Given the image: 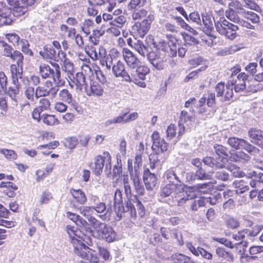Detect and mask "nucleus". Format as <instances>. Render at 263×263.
<instances>
[{
    "instance_id": "14",
    "label": "nucleus",
    "mask_w": 263,
    "mask_h": 263,
    "mask_svg": "<svg viewBox=\"0 0 263 263\" xmlns=\"http://www.w3.org/2000/svg\"><path fill=\"white\" fill-rule=\"evenodd\" d=\"M11 9L3 2H0V26L10 25L13 22Z\"/></svg>"
},
{
    "instance_id": "44",
    "label": "nucleus",
    "mask_w": 263,
    "mask_h": 263,
    "mask_svg": "<svg viewBox=\"0 0 263 263\" xmlns=\"http://www.w3.org/2000/svg\"><path fill=\"white\" fill-rule=\"evenodd\" d=\"M216 253L218 257L223 258L228 261H234V256L233 254L226 251L223 249L221 248H216Z\"/></svg>"
},
{
    "instance_id": "2",
    "label": "nucleus",
    "mask_w": 263,
    "mask_h": 263,
    "mask_svg": "<svg viewBox=\"0 0 263 263\" xmlns=\"http://www.w3.org/2000/svg\"><path fill=\"white\" fill-rule=\"evenodd\" d=\"M128 45L135 49L143 58L146 57L153 67L157 70L164 69L166 66V59L159 51H149L148 47L141 40H127Z\"/></svg>"
},
{
    "instance_id": "11",
    "label": "nucleus",
    "mask_w": 263,
    "mask_h": 263,
    "mask_svg": "<svg viewBox=\"0 0 263 263\" xmlns=\"http://www.w3.org/2000/svg\"><path fill=\"white\" fill-rule=\"evenodd\" d=\"M195 121L194 116L193 113L188 112L186 111L182 110L181 112L178 125L179 130L178 132V136H181L185 132V126L188 128H191L192 123Z\"/></svg>"
},
{
    "instance_id": "48",
    "label": "nucleus",
    "mask_w": 263,
    "mask_h": 263,
    "mask_svg": "<svg viewBox=\"0 0 263 263\" xmlns=\"http://www.w3.org/2000/svg\"><path fill=\"white\" fill-rule=\"evenodd\" d=\"M127 115V112H125L122 115H120V117H122V123L126 124L129 123L136 120L139 117L138 113L137 112H133L129 115Z\"/></svg>"
},
{
    "instance_id": "25",
    "label": "nucleus",
    "mask_w": 263,
    "mask_h": 263,
    "mask_svg": "<svg viewBox=\"0 0 263 263\" xmlns=\"http://www.w3.org/2000/svg\"><path fill=\"white\" fill-rule=\"evenodd\" d=\"M9 211L0 204V225L6 228H12L15 226V222L5 219L7 217Z\"/></svg>"
},
{
    "instance_id": "38",
    "label": "nucleus",
    "mask_w": 263,
    "mask_h": 263,
    "mask_svg": "<svg viewBox=\"0 0 263 263\" xmlns=\"http://www.w3.org/2000/svg\"><path fill=\"white\" fill-rule=\"evenodd\" d=\"M263 89V84L254 80L248 81L247 90L248 92H256Z\"/></svg>"
},
{
    "instance_id": "37",
    "label": "nucleus",
    "mask_w": 263,
    "mask_h": 263,
    "mask_svg": "<svg viewBox=\"0 0 263 263\" xmlns=\"http://www.w3.org/2000/svg\"><path fill=\"white\" fill-rule=\"evenodd\" d=\"M214 173V172H209L206 173L202 167H200L196 171L194 176V179L200 180H209L211 179L212 174Z\"/></svg>"
},
{
    "instance_id": "18",
    "label": "nucleus",
    "mask_w": 263,
    "mask_h": 263,
    "mask_svg": "<svg viewBox=\"0 0 263 263\" xmlns=\"http://www.w3.org/2000/svg\"><path fill=\"white\" fill-rule=\"evenodd\" d=\"M93 213L95 211L99 214V217L103 220H109L111 214L110 208H107L106 204L103 202H99L96 205L91 206Z\"/></svg>"
},
{
    "instance_id": "52",
    "label": "nucleus",
    "mask_w": 263,
    "mask_h": 263,
    "mask_svg": "<svg viewBox=\"0 0 263 263\" xmlns=\"http://www.w3.org/2000/svg\"><path fill=\"white\" fill-rule=\"evenodd\" d=\"M184 194H186V193L182 192V195H180V193H176L174 202H177L178 206H182L190 199V196H185ZM191 198L190 197V199Z\"/></svg>"
},
{
    "instance_id": "17",
    "label": "nucleus",
    "mask_w": 263,
    "mask_h": 263,
    "mask_svg": "<svg viewBox=\"0 0 263 263\" xmlns=\"http://www.w3.org/2000/svg\"><path fill=\"white\" fill-rule=\"evenodd\" d=\"M89 81L86 80L83 72H78L73 77V82L76 85L77 91L86 93L89 85Z\"/></svg>"
},
{
    "instance_id": "40",
    "label": "nucleus",
    "mask_w": 263,
    "mask_h": 263,
    "mask_svg": "<svg viewBox=\"0 0 263 263\" xmlns=\"http://www.w3.org/2000/svg\"><path fill=\"white\" fill-rule=\"evenodd\" d=\"M146 3V0H131L127 5V9L131 12L140 9Z\"/></svg>"
},
{
    "instance_id": "29",
    "label": "nucleus",
    "mask_w": 263,
    "mask_h": 263,
    "mask_svg": "<svg viewBox=\"0 0 263 263\" xmlns=\"http://www.w3.org/2000/svg\"><path fill=\"white\" fill-rule=\"evenodd\" d=\"M70 193L76 202L80 204H84L86 202L87 199L84 193L82 190L71 189L70 190Z\"/></svg>"
},
{
    "instance_id": "35",
    "label": "nucleus",
    "mask_w": 263,
    "mask_h": 263,
    "mask_svg": "<svg viewBox=\"0 0 263 263\" xmlns=\"http://www.w3.org/2000/svg\"><path fill=\"white\" fill-rule=\"evenodd\" d=\"M43 122L48 126H54L60 124L59 120L54 115L49 114H43L42 115Z\"/></svg>"
},
{
    "instance_id": "20",
    "label": "nucleus",
    "mask_w": 263,
    "mask_h": 263,
    "mask_svg": "<svg viewBox=\"0 0 263 263\" xmlns=\"http://www.w3.org/2000/svg\"><path fill=\"white\" fill-rule=\"evenodd\" d=\"M104 92V89L102 86L98 82L91 81H89V85L86 92V94L90 96L91 95L95 96H101Z\"/></svg>"
},
{
    "instance_id": "6",
    "label": "nucleus",
    "mask_w": 263,
    "mask_h": 263,
    "mask_svg": "<svg viewBox=\"0 0 263 263\" xmlns=\"http://www.w3.org/2000/svg\"><path fill=\"white\" fill-rule=\"evenodd\" d=\"M111 161V157L108 152H104L103 155L97 156L95 158L94 163L91 165L93 173L97 176L100 175L102 173L103 168L105 166V172L107 174H110Z\"/></svg>"
},
{
    "instance_id": "32",
    "label": "nucleus",
    "mask_w": 263,
    "mask_h": 263,
    "mask_svg": "<svg viewBox=\"0 0 263 263\" xmlns=\"http://www.w3.org/2000/svg\"><path fill=\"white\" fill-rule=\"evenodd\" d=\"M164 177L167 183L175 184V185L177 186L178 183L180 182V180L174 170H167L164 173Z\"/></svg>"
},
{
    "instance_id": "34",
    "label": "nucleus",
    "mask_w": 263,
    "mask_h": 263,
    "mask_svg": "<svg viewBox=\"0 0 263 263\" xmlns=\"http://www.w3.org/2000/svg\"><path fill=\"white\" fill-rule=\"evenodd\" d=\"M62 55V58L64 59L63 62V69L67 72L68 74L73 75L74 72V66L72 63H71L68 59L66 58L65 53L61 51L59 52V55Z\"/></svg>"
},
{
    "instance_id": "39",
    "label": "nucleus",
    "mask_w": 263,
    "mask_h": 263,
    "mask_svg": "<svg viewBox=\"0 0 263 263\" xmlns=\"http://www.w3.org/2000/svg\"><path fill=\"white\" fill-rule=\"evenodd\" d=\"M36 1V0H21V8H17V11L16 10L17 13H20L18 14H17V16L25 14L28 10V6L32 5Z\"/></svg>"
},
{
    "instance_id": "27",
    "label": "nucleus",
    "mask_w": 263,
    "mask_h": 263,
    "mask_svg": "<svg viewBox=\"0 0 263 263\" xmlns=\"http://www.w3.org/2000/svg\"><path fill=\"white\" fill-rule=\"evenodd\" d=\"M12 85L9 87L8 94L11 99L16 103L18 98L21 85L19 81H12Z\"/></svg>"
},
{
    "instance_id": "61",
    "label": "nucleus",
    "mask_w": 263,
    "mask_h": 263,
    "mask_svg": "<svg viewBox=\"0 0 263 263\" xmlns=\"http://www.w3.org/2000/svg\"><path fill=\"white\" fill-rule=\"evenodd\" d=\"M41 55L44 58H48L52 59L54 58L55 54V51L54 49L51 47H44L43 51H41L40 52Z\"/></svg>"
},
{
    "instance_id": "28",
    "label": "nucleus",
    "mask_w": 263,
    "mask_h": 263,
    "mask_svg": "<svg viewBox=\"0 0 263 263\" xmlns=\"http://www.w3.org/2000/svg\"><path fill=\"white\" fill-rule=\"evenodd\" d=\"M122 202L123 199L122 191L120 189H117L115 192L114 194V204L116 210L117 206L118 205L119 211L118 212V215H120V217L122 216V214L124 213L123 211V209L122 208V207H124L122 205Z\"/></svg>"
},
{
    "instance_id": "58",
    "label": "nucleus",
    "mask_w": 263,
    "mask_h": 263,
    "mask_svg": "<svg viewBox=\"0 0 263 263\" xmlns=\"http://www.w3.org/2000/svg\"><path fill=\"white\" fill-rule=\"evenodd\" d=\"M221 198V194L219 193H215V194H211L209 196H205V201L211 205H215L219 202Z\"/></svg>"
},
{
    "instance_id": "64",
    "label": "nucleus",
    "mask_w": 263,
    "mask_h": 263,
    "mask_svg": "<svg viewBox=\"0 0 263 263\" xmlns=\"http://www.w3.org/2000/svg\"><path fill=\"white\" fill-rule=\"evenodd\" d=\"M132 12V18L135 20L141 19L147 15V11L144 9H137Z\"/></svg>"
},
{
    "instance_id": "49",
    "label": "nucleus",
    "mask_w": 263,
    "mask_h": 263,
    "mask_svg": "<svg viewBox=\"0 0 263 263\" xmlns=\"http://www.w3.org/2000/svg\"><path fill=\"white\" fill-rule=\"evenodd\" d=\"M134 183L135 189L137 193L139 195H142L144 193V188L140 182V179L138 176H135L134 178L131 179Z\"/></svg>"
},
{
    "instance_id": "43",
    "label": "nucleus",
    "mask_w": 263,
    "mask_h": 263,
    "mask_svg": "<svg viewBox=\"0 0 263 263\" xmlns=\"http://www.w3.org/2000/svg\"><path fill=\"white\" fill-rule=\"evenodd\" d=\"M12 47L4 41H0V54L10 57L13 53Z\"/></svg>"
},
{
    "instance_id": "59",
    "label": "nucleus",
    "mask_w": 263,
    "mask_h": 263,
    "mask_svg": "<svg viewBox=\"0 0 263 263\" xmlns=\"http://www.w3.org/2000/svg\"><path fill=\"white\" fill-rule=\"evenodd\" d=\"M132 201H133V207L134 208V209L135 210V211H136V208H135V205H136V206L137 207V209H138V213H139V215L141 216V217H143L144 215H145V208H144V206H143V205L142 204V203L137 200V198H136V197H134V198L132 200ZM136 216L135 217H136Z\"/></svg>"
},
{
    "instance_id": "12",
    "label": "nucleus",
    "mask_w": 263,
    "mask_h": 263,
    "mask_svg": "<svg viewBox=\"0 0 263 263\" xmlns=\"http://www.w3.org/2000/svg\"><path fill=\"white\" fill-rule=\"evenodd\" d=\"M228 143L235 149H245L249 153L253 152L255 149L254 146L246 140L235 137L229 138Z\"/></svg>"
},
{
    "instance_id": "24",
    "label": "nucleus",
    "mask_w": 263,
    "mask_h": 263,
    "mask_svg": "<svg viewBox=\"0 0 263 263\" xmlns=\"http://www.w3.org/2000/svg\"><path fill=\"white\" fill-rule=\"evenodd\" d=\"M248 135L251 141L256 144H260L263 142V131L252 128L248 131Z\"/></svg>"
},
{
    "instance_id": "50",
    "label": "nucleus",
    "mask_w": 263,
    "mask_h": 263,
    "mask_svg": "<svg viewBox=\"0 0 263 263\" xmlns=\"http://www.w3.org/2000/svg\"><path fill=\"white\" fill-rule=\"evenodd\" d=\"M248 75L245 72H240L237 74L236 79H233L232 80H229L228 83H230V84L246 83V81L248 80Z\"/></svg>"
},
{
    "instance_id": "63",
    "label": "nucleus",
    "mask_w": 263,
    "mask_h": 263,
    "mask_svg": "<svg viewBox=\"0 0 263 263\" xmlns=\"http://www.w3.org/2000/svg\"><path fill=\"white\" fill-rule=\"evenodd\" d=\"M122 117H120V115H119L117 117L106 120L103 123V125L105 127H108L112 124L122 123Z\"/></svg>"
},
{
    "instance_id": "10",
    "label": "nucleus",
    "mask_w": 263,
    "mask_h": 263,
    "mask_svg": "<svg viewBox=\"0 0 263 263\" xmlns=\"http://www.w3.org/2000/svg\"><path fill=\"white\" fill-rule=\"evenodd\" d=\"M216 96L220 97L221 101H230L233 97V87H231L230 83L225 86L223 82L218 83L215 87Z\"/></svg>"
},
{
    "instance_id": "42",
    "label": "nucleus",
    "mask_w": 263,
    "mask_h": 263,
    "mask_svg": "<svg viewBox=\"0 0 263 263\" xmlns=\"http://www.w3.org/2000/svg\"><path fill=\"white\" fill-rule=\"evenodd\" d=\"M176 188L177 186H175V184L167 183L161 189L160 196L164 197H168L175 191Z\"/></svg>"
},
{
    "instance_id": "9",
    "label": "nucleus",
    "mask_w": 263,
    "mask_h": 263,
    "mask_svg": "<svg viewBox=\"0 0 263 263\" xmlns=\"http://www.w3.org/2000/svg\"><path fill=\"white\" fill-rule=\"evenodd\" d=\"M122 181L124 185V194L127 198L125 207H122L123 211L124 212H129L130 217H135L136 211L133 205L132 191L128 175H123Z\"/></svg>"
},
{
    "instance_id": "45",
    "label": "nucleus",
    "mask_w": 263,
    "mask_h": 263,
    "mask_svg": "<svg viewBox=\"0 0 263 263\" xmlns=\"http://www.w3.org/2000/svg\"><path fill=\"white\" fill-rule=\"evenodd\" d=\"M213 18L207 14H202V22L205 27V28L208 31H211L213 28Z\"/></svg>"
},
{
    "instance_id": "33",
    "label": "nucleus",
    "mask_w": 263,
    "mask_h": 263,
    "mask_svg": "<svg viewBox=\"0 0 263 263\" xmlns=\"http://www.w3.org/2000/svg\"><path fill=\"white\" fill-rule=\"evenodd\" d=\"M66 230L69 236L70 241L72 245L74 244V240H80L83 238L79 235L80 232L77 230L73 227L67 226L66 227Z\"/></svg>"
},
{
    "instance_id": "31",
    "label": "nucleus",
    "mask_w": 263,
    "mask_h": 263,
    "mask_svg": "<svg viewBox=\"0 0 263 263\" xmlns=\"http://www.w3.org/2000/svg\"><path fill=\"white\" fill-rule=\"evenodd\" d=\"M10 71L12 81H19L23 78V67L16 64H12L10 66Z\"/></svg>"
},
{
    "instance_id": "36",
    "label": "nucleus",
    "mask_w": 263,
    "mask_h": 263,
    "mask_svg": "<svg viewBox=\"0 0 263 263\" xmlns=\"http://www.w3.org/2000/svg\"><path fill=\"white\" fill-rule=\"evenodd\" d=\"M154 47L156 48V51L161 50L164 51H167L168 48H170L171 54L173 56L176 55L177 53L176 48L173 49V47H171V45L163 40L159 41L156 46L154 45Z\"/></svg>"
},
{
    "instance_id": "4",
    "label": "nucleus",
    "mask_w": 263,
    "mask_h": 263,
    "mask_svg": "<svg viewBox=\"0 0 263 263\" xmlns=\"http://www.w3.org/2000/svg\"><path fill=\"white\" fill-rule=\"evenodd\" d=\"M51 67L45 63L41 64L39 67V72L42 78H51L58 86H63L65 80L61 77V69L59 64L51 62Z\"/></svg>"
},
{
    "instance_id": "30",
    "label": "nucleus",
    "mask_w": 263,
    "mask_h": 263,
    "mask_svg": "<svg viewBox=\"0 0 263 263\" xmlns=\"http://www.w3.org/2000/svg\"><path fill=\"white\" fill-rule=\"evenodd\" d=\"M250 157L242 152H237L230 156V160L238 163H245L248 162Z\"/></svg>"
},
{
    "instance_id": "15",
    "label": "nucleus",
    "mask_w": 263,
    "mask_h": 263,
    "mask_svg": "<svg viewBox=\"0 0 263 263\" xmlns=\"http://www.w3.org/2000/svg\"><path fill=\"white\" fill-rule=\"evenodd\" d=\"M151 137L153 142L152 147L153 151L159 152V149H160V153H164L165 152L167 151L169 144L164 140V139L160 138L159 134L157 131L154 132Z\"/></svg>"
},
{
    "instance_id": "56",
    "label": "nucleus",
    "mask_w": 263,
    "mask_h": 263,
    "mask_svg": "<svg viewBox=\"0 0 263 263\" xmlns=\"http://www.w3.org/2000/svg\"><path fill=\"white\" fill-rule=\"evenodd\" d=\"M0 154H3L6 159L9 160H15L17 158V154L12 149L0 148Z\"/></svg>"
},
{
    "instance_id": "55",
    "label": "nucleus",
    "mask_w": 263,
    "mask_h": 263,
    "mask_svg": "<svg viewBox=\"0 0 263 263\" xmlns=\"http://www.w3.org/2000/svg\"><path fill=\"white\" fill-rule=\"evenodd\" d=\"M10 58L13 61L16 62V65H19L21 67L23 66L24 57L20 51L16 50L14 51Z\"/></svg>"
},
{
    "instance_id": "57",
    "label": "nucleus",
    "mask_w": 263,
    "mask_h": 263,
    "mask_svg": "<svg viewBox=\"0 0 263 263\" xmlns=\"http://www.w3.org/2000/svg\"><path fill=\"white\" fill-rule=\"evenodd\" d=\"M51 103L48 98H43L40 99L38 108L41 111H45L50 109Z\"/></svg>"
},
{
    "instance_id": "41",
    "label": "nucleus",
    "mask_w": 263,
    "mask_h": 263,
    "mask_svg": "<svg viewBox=\"0 0 263 263\" xmlns=\"http://www.w3.org/2000/svg\"><path fill=\"white\" fill-rule=\"evenodd\" d=\"M126 17L125 15H120L119 16H114L112 21L109 22V24L118 28H122L126 22Z\"/></svg>"
},
{
    "instance_id": "3",
    "label": "nucleus",
    "mask_w": 263,
    "mask_h": 263,
    "mask_svg": "<svg viewBox=\"0 0 263 263\" xmlns=\"http://www.w3.org/2000/svg\"><path fill=\"white\" fill-rule=\"evenodd\" d=\"M213 151L217 156L216 158L207 156L202 160L205 165L216 169L226 167L227 158L229 157V151L226 147L220 144H215Z\"/></svg>"
},
{
    "instance_id": "46",
    "label": "nucleus",
    "mask_w": 263,
    "mask_h": 263,
    "mask_svg": "<svg viewBox=\"0 0 263 263\" xmlns=\"http://www.w3.org/2000/svg\"><path fill=\"white\" fill-rule=\"evenodd\" d=\"M234 177H243L245 173L241 171L240 168L235 164H231L227 167Z\"/></svg>"
},
{
    "instance_id": "8",
    "label": "nucleus",
    "mask_w": 263,
    "mask_h": 263,
    "mask_svg": "<svg viewBox=\"0 0 263 263\" xmlns=\"http://www.w3.org/2000/svg\"><path fill=\"white\" fill-rule=\"evenodd\" d=\"M215 26L217 31L228 39L233 40L236 37L238 26L230 23L224 18H220L219 21L215 22Z\"/></svg>"
},
{
    "instance_id": "1",
    "label": "nucleus",
    "mask_w": 263,
    "mask_h": 263,
    "mask_svg": "<svg viewBox=\"0 0 263 263\" xmlns=\"http://www.w3.org/2000/svg\"><path fill=\"white\" fill-rule=\"evenodd\" d=\"M120 56V52L117 49L113 48L108 54L106 55L100 60L101 64L108 70L111 69L115 77L121 78L122 80L130 82L132 81V78L124 63L117 59Z\"/></svg>"
},
{
    "instance_id": "51",
    "label": "nucleus",
    "mask_w": 263,
    "mask_h": 263,
    "mask_svg": "<svg viewBox=\"0 0 263 263\" xmlns=\"http://www.w3.org/2000/svg\"><path fill=\"white\" fill-rule=\"evenodd\" d=\"M241 181H235L233 185L235 187V190H233L234 192L236 193V197L239 194H243L246 191L249 190V186L247 185H243L241 184Z\"/></svg>"
},
{
    "instance_id": "62",
    "label": "nucleus",
    "mask_w": 263,
    "mask_h": 263,
    "mask_svg": "<svg viewBox=\"0 0 263 263\" xmlns=\"http://www.w3.org/2000/svg\"><path fill=\"white\" fill-rule=\"evenodd\" d=\"M60 30L64 33L67 32V36L69 38H71L76 35V30L74 28H69L64 24H62L61 26Z\"/></svg>"
},
{
    "instance_id": "23",
    "label": "nucleus",
    "mask_w": 263,
    "mask_h": 263,
    "mask_svg": "<svg viewBox=\"0 0 263 263\" xmlns=\"http://www.w3.org/2000/svg\"><path fill=\"white\" fill-rule=\"evenodd\" d=\"M58 97L60 101L67 103L71 106H75L76 101L71 92L68 89H61L58 93Z\"/></svg>"
},
{
    "instance_id": "13",
    "label": "nucleus",
    "mask_w": 263,
    "mask_h": 263,
    "mask_svg": "<svg viewBox=\"0 0 263 263\" xmlns=\"http://www.w3.org/2000/svg\"><path fill=\"white\" fill-rule=\"evenodd\" d=\"M166 159L165 153L156 152L151 154L149 156L150 167L152 170L159 171Z\"/></svg>"
},
{
    "instance_id": "7",
    "label": "nucleus",
    "mask_w": 263,
    "mask_h": 263,
    "mask_svg": "<svg viewBox=\"0 0 263 263\" xmlns=\"http://www.w3.org/2000/svg\"><path fill=\"white\" fill-rule=\"evenodd\" d=\"M87 238V237H85V238L80 240H74V244L72 245L74 252L84 259L88 260L91 263L97 262L99 261L98 257L95 254H93L92 252V250L83 242V241H85L89 244V243L85 240V239Z\"/></svg>"
},
{
    "instance_id": "16",
    "label": "nucleus",
    "mask_w": 263,
    "mask_h": 263,
    "mask_svg": "<svg viewBox=\"0 0 263 263\" xmlns=\"http://www.w3.org/2000/svg\"><path fill=\"white\" fill-rule=\"evenodd\" d=\"M122 54L124 61L130 69L134 70L138 65L140 64L137 56L128 48H123Z\"/></svg>"
},
{
    "instance_id": "47",
    "label": "nucleus",
    "mask_w": 263,
    "mask_h": 263,
    "mask_svg": "<svg viewBox=\"0 0 263 263\" xmlns=\"http://www.w3.org/2000/svg\"><path fill=\"white\" fill-rule=\"evenodd\" d=\"M182 36L184 40V46L185 47H191L194 46L198 43V41L194 37L186 33H182Z\"/></svg>"
},
{
    "instance_id": "22",
    "label": "nucleus",
    "mask_w": 263,
    "mask_h": 263,
    "mask_svg": "<svg viewBox=\"0 0 263 263\" xmlns=\"http://www.w3.org/2000/svg\"><path fill=\"white\" fill-rule=\"evenodd\" d=\"M151 23V21L144 20L141 23H136L133 27V29L137 31L139 36L143 37L149 30Z\"/></svg>"
},
{
    "instance_id": "26",
    "label": "nucleus",
    "mask_w": 263,
    "mask_h": 263,
    "mask_svg": "<svg viewBox=\"0 0 263 263\" xmlns=\"http://www.w3.org/2000/svg\"><path fill=\"white\" fill-rule=\"evenodd\" d=\"M238 9V13L245 19L250 21L252 23H257L259 22V17L254 12L246 11L241 7Z\"/></svg>"
},
{
    "instance_id": "21",
    "label": "nucleus",
    "mask_w": 263,
    "mask_h": 263,
    "mask_svg": "<svg viewBox=\"0 0 263 263\" xmlns=\"http://www.w3.org/2000/svg\"><path fill=\"white\" fill-rule=\"evenodd\" d=\"M132 70L133 72L130 74V78H133L137 80V78H139L141 80H144L145 76L149 73V68L145 65H138L136 68H135Z\"/></svg>"
},
{
    "instance_id": "5",
    "label": "nucleus",
    "mask_w": 263,
    "mask_h": 263,
    "mask_svg": "<svg viewBox=\"0 0 263 263\" xmlns=\"http://www.w3.org/2000/svg\"><path fill=\"white\" fill-rule=\"evenodd\" d=\"M88 221L97 232L98 235L103 239L109 242L116 240L117 234L111 227L105 222L99 221L94 217H89Z\"/></svg>"
},
{
    "instance_id": "53",
    "label": "nucleus",
    "mask_w": 263,
    "mask_h": 263,
    "mask_svg": "<svg viewBox=\"0 0 263 263\" xmlns=\"http://www.w3.org/2000/svg\"><path fill=\"white\" fill-rule=\"evenodd\" d=\"M77 223H78L79 224H77L78 226H79L80 227H82L86 231V233L87 234H84L85 237L86 236V235H87L89 237V236H91L92 235V231L91 229V228L89 227L88 224L87 223V221L82 218L81 217L79 216V218L78 219Z\"/></svg>"
},
{
    "instance_id": "54",
    "label": "nucleus",
    "mask_w": 263,
    "mask_h": 263,
    "mask_svg": "<svg viewBox=\"0 0 263 263\" xmlns=\"http://www.w3.org/2000/svg\"><path fill=\"white\" fill-rule=\"evenodd\" d=\"M25 96L27 99L32 103L35 102V91L34 88L31 86H28L25 90Z\"/></svg>"
},
{
    "instance_id": "60",
    "label": "nucleus",
    "mask_w": 263,
    "mask_h": 263,
    "mask_svg": "<svg viewBox=\"0 0 263 263\" xmlns=\"http://www.w3.org/2000/svg\"><path fill=\"white\" fill-rule=\"evenodd\" d=\"M122 174V165L121 160L117 158V164L113 168V176L114 177H120Z\"/></svg>"
},
{
    "instance_id": "19",
    "label": "nucleus",
    "mask_w": 263,
    "mask_h": 263,
    "mask_svg": "<svg viewBox=\"0 0 263 263\" xmlns=\"http://www.w3.org/2000/svg\"><path fill=\"white\" fill-rule=\"evenodd\" d=\"M143 178L146 188L148 190H153L157 182L155 174L151 173L147 168L144 171Z\"/></svg>"
}]
</instances>
